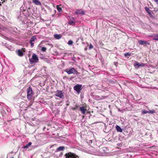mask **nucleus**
Segmentation results:
<instances>
[{
  "instance_id": "2eb2a0df",
  "label": "nucleus",
  "mask_w": 158,
  "mask_h": 158,
  "mask_svg": "<svg viewBox=\"0 0 158 158\" xmlns=\"http://www.w3.org/2000/svg\"><path fill=\"white\" fill-rule=\"evenodd\" d=\"M116 129L117 131L118 132H122L123 131L122 129L119 126L116 125Z\"/></svg>"
},
{
  "instance_id": "58836bf2",
  "label": "nucleus",
  "mask_w": 158,
  "mask_h": 158,
  "mask_svg": "<svg viewBox=\"0 0 158 158\" xmlns=\"http://www.w3.org/2000/svg\"><path fill=\"white\" fill-rule=\"evenodd\" d=\"M14 158L13 157H12V158Z\"/></svg>"
},
{
  "instance_id": "f3484780",
  "label": "nucleus",
  "mask_w": 158,
  "mask_h": 158,
  "mask_svg": "<svg viewBox=\"0 0 158 158\" xmlns=\"http://www.w3.org/2000/svg\"><path fill=\"white\" fill-rule=\"evenodd\" d=\"M153 37L154 40H158V34L154 35Z\"/></svg>"
},
{
  "instance_id": "e433bc0d",
  "label": "nucleus",
  "mask_w": 158,
  "mask_h": 158,
  "mask_svg": "<svg viewBox=\"0 0 158 158\" xmlns=\"http://www.w3.org/2000/svg\"><path fill=\"white\" fill-rule=\"evenodd\" d=\"M45 127H44V128H43V129H45Z\"/></svg>"
},
{
  "instance_id": "c85d7f7f",
  "label": "nucleus",
  "mask_w": 158,
  "mask_h": 158,
  "mask_svg": "<svg viewBox=\"0 0 158 158\" xmlns=\"http://www.w3.org/2000/svg\"><path fill=\"white\" fill-rule=\"evenodd\" d=\"M30 43L31 44V47H33L34 45V43L32 42H30Z\"/></svg>"
},
{
  "instance_id": "20e7f679",
  "label": "nucleus",
  "mask_w": 158,
  "mask_h": 158,
  "mask_svg": "<svg viewBox=\"0 0 158 158\" xmlns=\"http://www.w3.org/2000/svg\"><path fill=\"white\" fill-rule=\"evenodd\" d=\"M65 156V158H79V157L75 154L71 152L66 153Z\"/></svg>"
},
{
  "instance_id": "f8f14e48",
  "label": "nucleus",
  "mask_w": 158,
  "mask_h": 158,
  "mask_svg": "<svg viewBox=\"0 0 158 158\" xmlns=\"http://www.w3.org/2000/svg\"><path fill=\"white\" fill-rule=\"evenodd\" d=\"M65 148L64 146H60L58 147L56 149V152L63 151L64 150Z\"/></svg>"
},
{
  "instance_id": "dca6fc26",
  "label": "nucleus",
  "mask_w": 158,
  "mask_h": 158,
  "mask_svg": "<svg viewBox=\"0 0 158 158\" xmlns=\"http://www.w3.org/2000/svg\"><path fill=\"white\" fill-rule=\"evenodd\" d=\"M54 37L56 39H60L61 37V35L60 34H55L54 35Z\"/></svg>"
},
{
  "instance_id": "473e14b6",
  "label": "nucleus",
  "mask_w": 158,
  "mask_h": 158,
  "mask_svg": "<svg viewBox=\"0 0 158 158\" xmlns=\"http://www.w3.org/2000/svg\"><path fill=\"white\" fill-rule=\"evenodd\" d=\"M1 2H0V6H1Z\"/></svg>"
},
{
  "instance_id": "cd10ccee",
  "label": "nucleus",
  "mask_w": 158,
  "mask_h": 158,
  "mask_svg": "<svg viewBox=\"0 0 158 158\" xmlns=\"http://www.w3.org/2000/svg\"><path fill=\"white\" fill-rule=\"evenodd\" d=\"M93 48V46L91 44H90L89 45V50H91V49H92Z\"/></svg>"
},
{
  "instance_id": "412c9836",
  "label": "nucleus",
  "mask_w": 158,
  "mask_h": 158,
  "mask_svg": "<svg viewBox=\"0 0 158 158\" xmlns=\"http://www.w3.org/2000/svg\"><path fill=\"white\" fill-rule=\"evenodd\" d=\"M155 113V111L154 110H149L148 111V113H150V114H153L154 113Z\"/></svg>"
},
{
  "instance_id": "9b49d317",
  "label": "nucleus",
  "mask_w": 158,
  "mask_h": 158,
  "mask_svg": "<svg viewBox=\"0 0 158 158\" xmlns=\"http://www.w3.org/2000/svg\"><path fill=\"white\" fill-rule=\"evenodd\" d=\"M16 54L19 56H22L23 55V52L20 50L19 49L17 51H16Z\"/></svg>"
},
{
  "instance_id": "72a5a7b5",
  "label": "nucleus",
  "mask_w": 158,
  "mask_h": 158,
  "mask_svg": "<svg viewBox=\"0 0 158 158\" xmlns=\"http://www.w3.org/2000/svg\"><path fill=\"white\" fill-rule=\"evenodd\" d=\"M54 15H52V16L53 17V16H54Z\"/></svg>"
},
{
  "instance_id": "ddd939ff",
  "label": "nucleus",
  "mask_w": 158,
  "mask_h": 158,
  "mask_svg": "<svg viewBox=\"0 0 158 158\" xmlns=\"http://www.w3.org/2000/svg\"><path fill=\"white\" fill-rule=\"evenodd\" d=\"M32 2L36 5H41V2L39 0H32Z\"/></svg>"
},
{
  "instance_id": "bb28decb",
  "label": "nucleus",
  "mask_w": 158,
  "mask_h": 158,
  "mask_svg": "<svg viewBox=\"0 0 158 158\" xmlns=\"http://www.w3.org/2000/svg\"><path fill=\"white\" fill-rule=\"evenodd\" d=\"M3 45L4 46H5L6 48H8L9 47V46L6 44H4Z\"/></svg>"
},
{
  "instance_id": "f704fd0d",
  "label": "nucleus",
  "mask_w": 158,
  "mask_h": 158,
  "mask_svg": "<svg viewBox=\"0 0 158 158\" xmlns=\"http://www.w3.org/2000/svg\"><path fill=\"white\" fill-rule=\"evenodd\" d=\"M54 11H55V13H56V10H55Z\"/></svg>"
},
{
  "instance_id": "6ab92c4d",
  "label": "nucleus",
  "mask_w": 158,
  "mask_h": 158,
  "mask_svg": "<svg viewBox=\"0 0 158 158\" xmlns=\"http://www.w3.org/2000/svg\"><path fill=\"white\" fill-rule=\"evenodd\" d=\"M36 37L35 36H32L30 40V42H34L35 40L36 39Z\"/></svg>"
},
{
  "instance_id": "2f4dec72",
  "label": "nucleus",
  "mask_w": 158,
  "mask_h": 158,
  "mask_svg": "<svg viewBox=\"0 0 158 158\" xmlns=\"http://www.w3.org/2000/svg\"><path fill=\"white\" fill-rule=\"evenodd\" d=\"M87 48L86 47V48H85V49H84V50H85V51H86V50H87Z\"/></svg>"
},
{
  "instance_id": "f03ea898",
  "label": "nucleus",
  "mask_w": 158,
  "mask_h": 158,
  "mask_svg": "<svg viewBox=\"0 0 158 158\" xmlns=\"http://www.w3.org/2000/svg\"><path fill=\"white\" fill-rule=\"evenodd\" d=\"M29 61L31 64L37 63L38 62L39 59L37 56L33 53L32 55V58L29 59Z\"/></svg>"
},
{
  "instance_id": "c9c22d12",
  "label": "nucleus",
  "mask_w": 158,
  "mask_h": 158,
  "mask_svg": "<svg viewBox=\"0 0 158 158\" xmlns=\"http://www.w3.org/2000/svg\"><path fill=\"white\" fill-rule=\"evenodd\" d=\"M67 106H68L69 105V104H67Z\"/></svg>"
},
{
  "instance_id": "0eeeda50",
  "label": "nucleus",
  "mask_w": 158,
  "mask_h": 158,
  "mask_svg": "<svg viewBox=\"0 0 158 158\" xmlns=\"http://www.w3.org/2000/svg\"><path fill=\"white\" fill-rule=\"evenodd\" d=\"M135 67L136 68H139L140 67H144L145 64L143 63H139V62H136L134 64Z\"/></svg>"
},
{
  "instance_id": "5701e85b",
  "label": "nucleus",
  "mask_w": 158,
  "mask_h": 158,
  "mask_svg": "<svg viewBox=\"0 0 158 158\" xmlns=\"http://www.w3.org/2000/svg\"><path fill=\"white\" fill-rule=\"evenodd\" d=\"M68 24L70 25H74L75 23L73 21H70L69 22Z\"/></svg>"
},
{
  "instance_id": "a878e982",
  "label": "nucleus",
  "mask_w": 158,
  "mask_h": 158,
  "mask_svg": "<svg viewBox=\"0 0 158 158\" xmlns=\"http://www.w3.org/2000/svg\"><path fill=\"white\" fill-rule=\"evenodd\" d=\"M147 113H148V111H146V110H144L142 111V113L143 114H146Z\"/></svg>"
},
{
  "instance_id": "a211bd4d",
  "label": "nucleus",
  "mask_w": 158,
  "mask_h": 158,
  "mask_svg": "<svg viewBox=\"0 0 158 158\" xmlns=\"http://www.w3.org/2000/svg\"><path fill=\"white\" fill-rule=\"evenodd\" d=\"M31 144L32 143L31 142H29L28 143L26 144V145L23 146V148L24 149L27 148L30 146L31 145Z\"/></svg>"
},
{
  "instance_id": "6e6552de",
  "label": "nucleus",
  "mask_w": 158,
  "mask_h": 158,
  "mask_svg": "<svg viewBox=\"0 0 158 158\" xmlns=\"http://www.w3.org/2000/svg\"><path fill=\"white\" fill-rule=\"evenodd\" d=\"M145 10L147 12V13H148V15H149L150 17L152 18V19L155 18V17L153 16L151 13V11L149 9V8L148 7H145Z\"/></svg>"
},
{
  "instance_id": "b1692460",
  "label": "nucleus",
  "mask_w": 158,
  "mask_h": 158,
  "mask_svg": "<svg viewBox=\"0 0 158 158\" xmlns=\"http://www.w3.org/2000/svg\"><path fill=\"white\" fill-rule=\"evenodd\" d=\"M73 43V41L72 40H70L69 41L68 44L70 45H72Z\"/></svg>"
},
{
  "instance_id": "4c0bfd02",
  "label": "nucleus",
  "mask_w": 158,
  "mask_h": 158,
  "mask_svg": "<svg viewBox=\"0 0 158 158\" xmlns=\"http://www.w3.org/2000/svg\"><path fill=\"white\" fill-rule=\"evenodd\" d=\"M45 127H44V128H43V129H45Z\"/></svg>"
},
{
  "instance_id": "39448f33",
  "label": "nucleus",
  "mask_w": 158,
  "mask_h": 158,
  "mask_svg": "<svg viewBox=\"0 0 158 158\" xmlns=\"http://www.w3.org/2000/svg\"><path fill=\"white\" fill-rule=\"evenodd\" d=\"M73 89L78 94H79L82 89V85L77 84L74 86Z\"/></svg>"
},
{
  "instance_id": "c756f323",
  "label": "nucleus",
  "mask_w": 158,
  "mask_h": 158,
  "mask_svg": "<svg viewBox=\"0 0 158 158\" xmlns=\"http://www.w3.org/2000/svg\"><path fill=\"white\" fill-rule=\"evenodd\" d=\"M155 1L156 2V4L158 5V0H155Z\"/></svg>"
},
{
  "instance_id": "7c9ffc66",
  "label": "nucleus",
  "mask_w": 158,
  "mask_h": 158,
  "mask_svg": "<svg viewBox=\"0 0 158 158\" xmlns=\"http://www.w3.org/2000/svg\"><path fill=\"white\" fill-rule=\"evenodd\" d=\"M114 64L116 65V66H117V62H114Z\"/></svg>"
},
{
  "instance_id": "f257e3e1",
  "label": "nucleus",
  "mask_w": 158,
  "mask_h": 158,
  "mask_svg": "<svg viewBox=\"0 0 158 158\" xmlns=\"http://www.w3.org/2000/svg\"><path fill=\"white\" fill-rule=\"evenodd\" d=\"M27 99L28 100H30L31 99L32 96L34 94V93L33 91L32 88L30 86L27 88Z\"/></svg>"
},
{
  "instance_id": "393cba45",
  "label": "nucleus",
  "mask_w": 158,
  "mask_h": 158,
  "mask_svg": "<svg viewBox=\"0 0 158 158\" xmlns=\"http://www.w3.org/2000/svg\"><path fill=\"white\" fill-rule=\"evenodd\" d=\"M46 50V48L45 47H43L41 48V51L42 52H45Z\"/></svg>"
},
{
  "instance_id": "4468645a",
  "label": "nucleus",
  "mask_w": 158,
  "mask_h": 158,
  "mask_svg": "<svg viewBox=\"0 0 158 158\" xmlns=\"http://www.w3.org/2000/svg\"><path fill=\"white\" fill-rule=\"evenodd\" d=\"M80 109L82 114H84L85 113V112L86 109H85L83 106L80 107Z\"/></svg>"
},
{
  "instance_id": "9d476101",
  "label": "nucleus",
  "mask_w": 158,
  "mask_h": 158,
  "mask_svg": "<svg viewBox=\"0 0 158 158\" xmlns=\"http://www.w3.org/2000/svg\"><path fill=\"white\" fill-rule=\"evenodd\" d=\"M138 43L140 45H146L147 44H150L147 41L141 40H139Z\"/></svg>"
},
{
  "instance_id": "4be33fe9",
  "label": "nucleus",
  "mask_w": 158,
  "mask_h": 158,
  "mask_svg": "<svg viewBox=\"0 0 158 158\" xmlns=\"http://www.w3.org/2000/svg\"><path fill=\"white\" fill-rule=\"evenodd\" d=\"M57 9L58 11L60 12H61L62 10L61 8L59 7L58 6H57Z\"/></svg>"
},
{
  "instance_id": "423d86ee",
  "label": "nucleus",
  "mask_w": 158,
  "mask_h": 158,
  "mask_svg": "<svg viewBox=\"0 0 158 158\" xmlns=\"http://www.w3.org/2000/svg\"><path fill=\"white\" fill-rule=\"evenodd\" d=\"M56 96L60 98H62L64 97V94L61 91L57 90L55 94Z\"/></svg>"
},
{
  "instance_id": "aec40b11",
  "label": "nucleus",
  "mask_w": 158,
  "mask_h": 158,
  "mask_svg": "<svg viewBox=\"0 0 158 158\" xmlns=\"http://www.w3.org/2000/svg\"><path fill=\"white\" fill-rule=\"evenodd\" d=\"M124 56L126 57H128L131 56V53L129 52L125 53L124 54Z\"/></svg>"
},
{
  "instance_id": "7ed1b4c3",
  "label": "nucleus",
  "mask_w": 158,
  "mask_h": 158,
  "mask_svg": "<svg viewBox=\"0 0 158 158\" xmlns=\"http://www.w3.org/2000/svg\"><path fill=\"white\" fill-rule=\"evenodd\" d=\"M65 72L69 74H74L77 75L78 73V72L73 68L66 69Z\"/></svg>"
},
{
  "instance_id": "1a4fd4ad",
  "label": "nucleus",
  "mask_w": 158,
  "mask_h": 158,
  "mask_svg": "<svg viewBox=\"0 0 158 158\" xmlns=\"http://www.w3.org/2000/svg\"><path fill=\"white\" fill-rule=\"evenodd\" d=\"M75 14L77 15H84L85 14V11L81 9L77 10L75 12Z\"/></svg>"
}]
</instances>
